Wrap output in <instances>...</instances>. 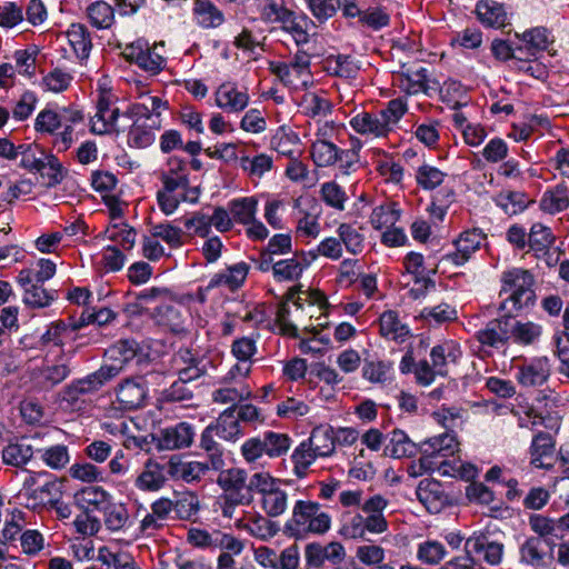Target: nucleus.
<instances>
[{
    "mask_svg": "<svg viewBox=\"0 0 569 569\" xmlns=\"http://www.w3.org/2000/svg\"><path fill=\"white\" fill-rule=\"evenodd\" d=\"M236 527L261 541L270 540L279 531V527L276 522L271 521L268 516L264 517L260 513H254L248 519H238Z\"/></svg>",
    "mask_w": 569,
    "mask_h": 569,
    "instance_id": "5701e85b",
    "label": "nucleus"
},
{
    "mask_svg": "<svg viewBox=\"0 0 569 569\" xmlns=\"http://www.w3.org/2000/svg\"><path fill=\"white\" fill-rule=\"evenodd\" d=\"M160 129H152L149 124H146L143 120L136 121L129 130V143L137 148H147L154 142L156 132Z\"/></svg>",
    "mask_w": 569,
    "mask_h": 569,
    "instance_id": "13d9d810",
    "label": "nucleus"
},
{
    "mask_svg": "<svg viewBox=\"0 0 569 569\" xmlns=\"http://www.w3.org/2000/svg\"><path fill=\"white\" fill-rule=\"evenodd\" d=\"M555 439L548 432L537 433L530 446V463L539 469H549L552 467L555 453Z\"/></svg>",
    "mask_w": 569,
    "mask_h": 569,
    "instance_id": "4be33fe9",
    "label": "nucleus"
},
{
    "mask_svg": "<svg viewBox=\"0 0 569 569\" xmlns=\"http://www.w3.org/2000/svg\"><path fill=\"white\" fill-rule=\"evenodd\" d=\"M331 516L321 505L312 500L295 501L291 516L283 525V533L295 540H305L310 536H323L331 528Z\"/></svg>",
    "mask_w": 569,
    "mask_h": 569,
    "instance_id": "f03ea898",
    "label": "nucleus"
},
{
    "mask_svg": "<svg viewBox=\"0 0 569 569\" xmlns=\"http://www.w3.org/2000/svg\"><path fill=\"white\" fill-rule=\"evenodd\" d=\"M391 362L378 358H366L362 367V376L372 383H382L388 379Z\"/></svg>",
    "mask_w": 569,
    "mask_h": 569,
    "instance_id": "4d7b16f0",
    "label": "nucleus"
},
{
    "mask_svg": "<svg viewBox=\"0 0 569 569\" xmlns=\"http://www.w3.org/2000/svg\"><path fill=\"white\" fill-rule=\"evenodd\" d=\"M309 262L303 251H295L292 257L287 259H276L273 267V278L277 281H296Z\"/></svg>",
    "mask_w": 569,
    "mask_h": 569,
    "instance_id": "b1692460",
    "label": "nucleus"
},
{
    "mask_svg": "<svg viewBox=\"0 0 569 569\" xmlns=\"http://www.w3.org/2000/svg\"><path fill=\"white\" fill-rule=\"evenodd\" d=\"M553 241L555 237L548 227L541 223L532 224L528 233V246L530 250L535 252L536 257L546 254Z\"/></svg>",
    "mask_w": 569,
    "mask_h": 569,
    "instance_id": "c03bdc74",
    "label": "nucleus"
},
{
    "mask_svg": "<svg viewBox=\"0 0 569 569\" xmlns=\"http://www.w3.org/2000/svg\"><path fill=\"white\" fill-rule=\"evenodd\" d=\"M509 317L510 325V338L513 339L516 343L529 346L533 345L542 333V327L538 323L527 321H518L513 320L511 315Z\"/></svg>",
    "mask_w": 569,
    "mask_h": 569,
    "instance_id": "f704fd0d",
    "label": "nucleus"
},
{
    "mask_svg": "<svg viewBox=\"0 0 569 569\" xmlns=\"http://www.w3.org/2000/svg\"><path fill=\"white\" fill-rule=\"evenodd\" d=\"M174 362L179 365H184L179 368L178 375L179 380L182 382H190L198 378H200L204 373V369L199 367V361L192 355V352L188 349L180 350L174 358Z\"/></svg>",
    "mask_w": 569,
    "mask_h": 569,
    "instance_id": "49530a36",
    "label": "nucleus"
},
{
    "mask_svg": "<svg viewBox=\"0 0 569 569\" xmlns=\"http://www.w3.org/2000/svg\"><path fill=\"white\" fill-rule=\"evenodd\" d=\"M478 20L488 28L500 29L508 24L505 6L495 0H480L475 10Z\"/></svg>",
    "mask_w": 569,
    "mask_h": 569,
    "instance_id": "a878e982",
    "label": "nucleus"
},
{
    "mask_svg": "<svg viewBox=\"0 0 569 569\" xmlns=\"http://www.w3.org/2000/svg\"><path fill=\"white\" fill-rule=\"evenodd\" d=\"M273 149L288 158L300 154L299 138L293 132L278 131L271 140Z\"/></svg>",
    "mask_w": 569,
    "mask_h": 569,
    "instance_id": "bf43d9fd",
    "label": "nucleus"
},
{
    "mask_svg": "<svg viewBox=\"0 0 569 569\" xmlns=\"http://www.w3.org/2000/svg\"><path fill=\"white\" fill-rule=\"evenodd\" d=\"M466 549L468 552L483 553V559L491 566H497L501 562L503 545L499 542L489 541L483 535L470 537L466 541Z\"/></svg>",
    "mask_w": 569,
    "mask_h": 569,
    "instance_id": "7c9ffc66",
    "label": "nucleus"
},
{
    "mask_svg": "<svg viewBox=\"0 0 569 569\" xmlns=\"http://www.w3.org/2000/svg\"><path fill=\"white\" fill-rule=\"evenodd\" d=\"M249 99L247 90H240L231 82L220 84L214 91L217 107L230 113L243 111L249 103Z\"/></svg>",
    "mask_w": 569,
    "mask_h": 569,
    "instance_id": "6ab92c4d",
    "label": "nucleus"
},
{
    "mask_svg": "<svg viewBox=\"0 0 569 569\" xmlns=\"http://www.w3.org/2000/svg\"><path fill=\"white\" fill-rule=\"evenodd\" d=\"M269 69L283 84L298 88L310 79V58L307 52L298 51L290 62H270Z\"/></svg>",
    "mask_w": 569,
    "mask_h": 569,
    "instance_id": "1a4fd4ad",
    "label": "nucleus"
},
{
    "mask_svg": "<svg viewBox=\"0 0 569 569\" xmlns=\"http://www.w3.org/2000/svg\"><path fill=\"white\" fill-rule=\"evenodd\" d=\"M237 406H231L220 413L214 425L216 435L224 440L234 441L242 436L240 421L236 416Z\"/></svg>",
    "mask_w": 569,
    "mask_h": 569,
    "instance_id": "473e14b6",
    "label": "nucleus"
},
{
    "mask_svg": "<svg viewBox=\"0 0 569 569\" xmlns=\"http://www.w3.org/2000/svg\"><path fill=\"white\" fill-rule=\"evenodd\" d=\"M254 493L260 496V508L269 518H277L288 509V492L280 487V480L269 472L260 471L253 479Z\"/></svg>",
    "mask_w": 569,
    "mask_h": 569,
    "instance_id": "423d86ee",
    "label": "nucleus"
},
{
    "mask_svg": "<svg viewBox=\"0 0 569 569\" xmlns=\"http://www.w3.org/2000/svg\"><path fill=\"white\" fill-rule=\"evenodd\" d=\"M69 44L80 60L88 59L92 49L91 36L82 23H72L66 32Z\"/></svg>",
    "mask_w": 569,
    "mask_h": 569,
    "instance_id": "2f4dec72",
    "label": "nucleus"
},
{
    "mask_svg": "<svg viewBox=\"0 0 569 569\" xmlns=\"http://www.w3.org/2000/svg\"><path fill=\"white\" fill-rule=\"evenodd\" d=\"M141 352L139 343L133 339H123L116 342L107 350V355L122 368L126 363L133 360Z\"/></svg>",
    "mask_w": 569,
    "mask_h": 569,
    "instance_id": "3c124183",
    "label": "nucleus"
},
{
    "mask_svg": "<svg viewBox=\"0 0 569 569\" xmlns=\"http://www.w3.org/2000/svg\"><path fill=\"white\" fill-rule=\"evenodd\" d=\"M365 516L361 513L346 512L341 517V525L338 533L347 540L365 539Z\"/></svg>",
    "mask_w": 569,
    "mask_h": 569,
    "instance_id": "603ef678",
    "label": "nucleus"
},
{
    "mask_svg": "<svg viewBox=\"0 0 569 569\" xmlns=\"http://www.w3.org/2000/svg\"><path fill=\"white\" fill-rule=\"evenodd\" d=\"M311 158L317 167L337 164L338 147L327 139L318 138L311 144Z\"/></svg>",
    "mask_w": 569,
    "mask_h": 569,
    "instance_id": "09e8293b",
    "label": "nucleus"
},
{
    "mask_svg": "<svg viewBox=\"0 0 569 569\" xmlns=\"http://www.w3.org/2000/svg\"><path fill=\"white\" fill-rule=\"evenodd\" d=\"M509 317L503 316L492 319L475 333L476 340L482 349H500L506 347L510 340Z\"/></svg>",
    "mask_w": 569,
    "mask_h": 569,
    "instance_id": "2eb2a0df",
    "label": "nucleus"
},
{
    "mask_svg": "<svg viewBox=\"0 0 569 569\" xmlns=\"http://www.w3.org/2000/svg\"><path fill=\"white\" fill-rule=\"evenodd\" d=\"M38 267V270L30 268L22 269L17 277L18 283L29 284L34 281L44 283V281L51 279L56 273V263L49 259H40Z\"/></svg>",
    "mask_w": 569,
    "mask_h": 569,
    "instance_id": "de8ad7c7",
    "label": "nucleus"
},
{
    "mask_svg": "<svg viewBox=\"0 0 569 569\" xmlns=\"http://www.w3.org/2000/svg\"><path fill=\"white\" fill-rule=\"evenodd\" d=\"M420 318L429 325H442L457 319V310L448 303H441L432 308H423Z\"/></svg>",
    "mask_w": 569,
    "mask_h": 569,
    "instance_id": "774afa93",
    "label": "nucleus"
},
{
    "mask_svg": "<svg viewBox=\"0 0 569 569\" xmlns=\"http://www.w3.org/2000/svg\"><path fill=\"white\" fill-rule=\"evenodd\" d=\"M253 558L266 569H297L299 565V550L297 546H291L278 555L273 549L260 546L253 549Z\"/></svg>",
    "mask_w": 569,
    "mask_h": 569,
    "instance_id": "4468645a",
    "label": "nucleus"
},
{
    "mask_svg": "<svg viewBox=\"0 0 569 569\" xmlns=\"http://www.w3.org/2000/svg\"><path fill=\"white\" fill-rule=\"evenodd\" d=\"M209 466L200 461H182L174 457L169 459L170 478L191 483L199 481L207 473Z\"/></svg>",
    "mask_w": 569,
    "mask_h": 569,
    "instance_id": "bb28decb",
    "label": "nucleus"
},
{
    "mask_svg": "<svg viewBox=\"0 0 569 569\" xmlns=\"http://www.w3.org/2000/svg\"><path fill=\"white\" fill-rule=\"evenodd\" d=\"M251 398V390L247 386L237 387H220L212 392V400L216 403L237 406L236 403L241 400Z\"/></svg>",
    "mask_w": 569,
    "mask_h": 569,
    "instance_id": "e2e57ef3",
    "label": "nucleus"
},
{
    "mask_svg": "<svg viewBox=\"0 0 569 569\" xmlns=\"http://www.w3.org/2000/svg\"><path fill=\"white\" fill-rule=\"evenodd\" d=\"M485 240V234L479 229L465 231L455 241L456 251L443 257L445 260L456 266L467 262L472 253L480 249Z\"/></svg>",
    "mask_w": 569,
    "mask_h": 569,
    "instance_id": "aec40b11",
    "label": "nucleus"
},
{
    "mask_svg": "<svg viewBox=\"0 0 569 569\" xmlns=\"http://www.w3.org/2000/svg\"><path fill=\"white\" fill-rule=\"evenodd\" d=\"M102 511L104 513V523L112 531L122 529L128 522L129 513L123 503H116L111 499Z\"/></svg>",
    "mask_w": 569,
    "mask_h": 569,
    "instance_id": "69168bd1",
    "label": "nucleus"
},
{
    "mask_svg": "<svg viewBox=\"0 0 569 569\" xmlns=\"http://www.w3.org/2000/svg\"><path fill=\"white\" fill-rule=\"evenodd\" d=\"M172 508L174 513L173 519L191 520L199 511V499L197 495L190 491L182 492L172 499Z\"/></svg>",
    "mask_w": 569,
    "mask_h": 569,
    "instance_id": "a18cd8bd",
    "label": "nucleus"
},
{
    "mask_svg": "<svg viewBox=\"0 0 569 569\" xmlns=\"http://www.w3.org/2000/svg\"><path fill=\"white\" fill-rule=\"evenodd\" d=\"M229 210L237 222L249 224L256 216L257 200L254 198L233 200L229 204Z\"/></svg>",
    "mask_w": 569,
    "mask_h": 569,
    "instance_id": "680f3d73",
    "label": "nucleus"
},
{
    "mask_svg": "<svg viewBox=\"0 0 569 569\" xmlns=\"http://www.w3.org/2000/svg\"><path fill=\"white\" fill-rule=\"evenodd\" d=\"M520 561L527 566L540 567L545 563V551L539 537H530L520 546Z\"/></svg>",
    "mask_w": 569,
    "mask_h": 569,
    "instance_id": "864d4df0",
    "label": "nucleus"
},
{
    "mask_svg": "<svg viewBox=\"0 0 569 569\" xmlns=\"http://www.w3.org/2000/svg\"><path fill=\"white\" fill-rule=\"evenodd\" d=\"M320 458L330 457L335 452L333 429L330 427H317L306 440Z\"/></svg>",
    "mask_w": 569,
    "mask_h": 569,
    "instance_id": "a19ab883",
    "label": "nucleus"
},
{
    "mask_svg": "<svg viewBox=\"0 0 569 569\" xmlns=\"http://www.w3.org/2000/svg\"><path fill=\"white\" fill-rule=\"evenodd\" d=\"M550 359L541 356L523 360L517 367L516 380L522 389H538L550 379Z\"/></svg>",
    "mask_w": 569,
    "mask_h": 569,
    "instance_id": "9d476101",
    "label": "nucleus"
},
{
    "mask_svg": "<svg viewBox=\"0 0 569 569\" xmlns=\"http://www.w3.org/2000/svg\"><path fill=\"white\" fill-rule=\"evenodd\" d=\"M257 476H260V472H254L249 478L244 469L231 467L219 472L217 485L224 492L253 497L256 489L252 487V483Z\"/></svg>",
    "mask_w": 569,
    "mask_h": 569,
    "instance_id": "dca6fc26",
    "label": "nucleus"
},
{
    "mask_svg": "<svg viewBox=\"0 0 569 569\" xmlns=\"http://www.w3.org/2000/svg\"><path fill=\"white\" fill-rule=\"evenodd\" d=\"M569 207V190L565 183L547 190L540 200V208L548 213H557Z\"/></svg>",
    "mask_w": 569,
    "mask_h": 569,
    "instance_id": "58836bf2",
    "label": "nucleus"
},
{
    "mask_svg": "<svg viewBox=\"0 0 569 569\" xmlns=\"http://www.w3.org/2000/svg\"><path fill=\"white\" fill-rule=\"evenodd\" d=\"M282 29L292 34L297 44H305L309 41L311 29L316 28L315 22L306 14H296L290 11L280 23Z\"/></svg>",
    "mask_w": 569,
    "mask_h": 569,
    "instance_id": "c756f323",
    "label": "nucleus"
},
{
    "mask_svg": "<svg viewBox=\"0 0 569 569\" xmlns=\"http://www.w3.org/2000/svg\"><path fill=\"white\" fill-rule=\"evenodd\" d=\"M83 121V111L77 106L46 108L38 113L34 129L38 132L52 134L53 147L58 152H64L74 141L73 128Z\"/></svg>",
    "mask_w": 569,
    "mask_h": 569,
    "instance_id": "f257e3e1",
    "label": "nucleus"
},
{
    "mask_svg": "<svg viewBox=\"0 0 569 569\" xmlns=\"http://www.w3.org/2000/svg\"><path fill=\"white\" fill-rule=\"evenodd\" d=\"M445 546L437 540H427L418 545L417 559L422 563L438 565L446 556Z\"/></svg>",
    "mask_w": 569,
    "mask_h": 569,
    "instance_id": "052dcab7",
    "label": "nucleus"
},
{
    "mask_svg": "<svg viewBox=\"0 0 569 569\" xmlns=\"http://www.w3.org/2000/svg\"><path fill=\"white\" fill-rule=\"evenodd\" d=\"M76 505L84 512L102 511L107 508L112 496L99 486H88L78 490L74 496Z\"/></svg>",
    "mask_w": 569,
    "mask_h": 569,
    "instance_id": "393cba45",
    "label": "nucleus"
},
{
    "mask_svg": "<svg viewBox=\"0 0 569 569\" xmlns=\"http://www.w3.org/2000/svg\"><path fill=\"white\" fill-rule=\"evenodd\" d=\"M418 500L430 513H439L449 503L442 485L435 479H423L417 488Z\"/></svg>",
    "mask_w": 569,
    "mask_h": 569,
    "instance_id": "412c9836",
    "label": "nucleus"
},
{
    "mask_svg": "<svg viewBox=\"0 0 569 569\" xmlns=\"http://www.w3.org/2000/svg\"><path fill=\"white\" fill-rule=\"evenodd\" d=\"M34 450L31 445L23 440L8 443L1 452L4 465L23 468L33 457Z\"/></svg>",
    "mask_w": 569,
    "mask_h": 569,
    "instance_id": "4c0bfd02",
    "label": "nucleus"
},
{
    "mask_svg": "<svg viewBox=\"0 0 569 569\" xmlns=\"http://www.w3.org/2000/svg\"><path fill=\"white\" fill-rule=\"evenodd\" d=\"M416 452L417 447L415 442L410 440L405 431L395 429L391 432L389 443L386 446V455L400 459L412 457Z\"/></svg>",
    "mask_w": 569,
    "mask_h": 569,
    "instance_id": "ea45409f",
    "label": "nucleus"
},
{
    "mask_svg": "<svg viewBox=\"0 0 569 569\" xmlns=\"http://www.w3.org/2000/svg\"><path fill=\"white\" fill-rule=\"evenodd\" d=\"M117 98L111 90H102L97 101V112L91 119V131L106 134L114 130L119 117V108L114 107Z\"/></svg>",
    "mask_w": 569,
    "mask_h": 569,
    "instance_id": "f8f14e48",
    "label": "nucleus"
},
{
    "mask_svg": "<svg viewBox=\"0 0 569 569\" xmlns=\"http://www.w3.org/2000/svg\"><path fill=\"white\" fill-rule=\"evenodd\" d=\"M88 17L93 27L98 29L110 28L114 20L113 8L104 1H96L88 9Z\"/></svg>",
    "mask_w": 569,
    "mask_h": 569,
    "instance_id": "6e6d98bb",
    "label": "nucleus"
},
{
    "mask_svg": "<svg viewBox=\"0 0 569 569\" xmlns=\"http://www.w3.org/2000/svg\"><path fill=\"white\" fill-rule=\"evenodd\" d=\"M252 501L253 497L222 491L216 505L223 518L232 519L239 507L249 506Z\"/></svg>",
    "mask_w": 569,
    "mask_h": 569,
    "instance_id": "5fc2aeb1",
    "label": "nucleus"
},
{
    "mask_svg": "<svg viewBox=\"0 0 569 569\" xmlns=\"http://www.w3.org/2000/svg\"><path fill=\"white\" fill-rule=\"evenodd\" d=\"M400 218V210L395 203H386L376 207L370 216V222L375 229L393 226Z\"/></svg>",
    "mask_w": 569,
    "mask_h": 569,
    "instance_id": "338daca9",
    "label": "nucleus"
},
{
    "mask_svg": "<svg viewBox=\"0 0 569 569\" xmlns=\"http://www.w3.org/2000/svg\"><path fill=\"white\" fill-rule=\"evenodd\" d=\"M320 458L312 447L305 441L297 446L291 455L293 463V473L297 478L302 479L308 475L310 466Z\"/></svg>",
    "mask_w": 569,
    "mask_h": 569,
    "instance_id": "37998d69",
    "label": "nucleus"
},
{
    "mask_svg": "<svg viewBox=\"0 0 569 569\" xmlns=\"http://www.w3.org/2000/svg\"><path fill=\"white\" fill-rule=\"evenodd\" d=\"M42 284L36 281L29 284H20L23 288L22 301L27 307L42 309L50 306L56 299V291H49Z\"/></svg>",
    "mask_w": 569,
    "mask_h": 569,
    "instance_id": "c9c22d12",
    "label": "nucleus"
},
{
    "mask_svg": "<svg viewBox=\"0 0 569 569\" xmlns=\"http://www.w3.org/2000/svg\"><path fill=\"white\" fill-rule=\"evenodd\" d=\"M347 552L341 542L330 541L326 545L310 542L305 547V559L309 568L320 569L329 563L339 566L346 559Z\"/></svg>",
    "mask_w": 569,
    "mask_h": 569,
    "instance_id": "9b49d317",
    "label": "nucleus"
},
{
    "mask_svg": "<svg viewBox=\"0 0 569 569\" xmlns=\"http://www.w3.org/2000/svg\"><path fill=\"white\" fill-rule=\"evenodd\" d=\"M156 49V47L150 48L147 43L137 42L127 47L124 54L142 70L156 74L163 69L166 63L164 58Z\"/></svg>",
    "mask_w": 569,
    "mask_h": 569,
    "instance_id": "a211bd4d",
    "label": "nucleus"
},
{
    "mask_svg": "<svg viewBox=\"0 0 569 569\" xmlns=\"http://www.w3.org/2000/svg\"><path fill=\"white\" fill-rule=\"evenodd\" d=\"M407 112V103L398 98L388 102L385 109L375 113L361 112L356 114L350 124L355 131L373 137H387L402 116Z\"/></svg>",
    "mask_w": 569,
    "mask_h": 569,
    "instance_id": "20e7f679",
    "label": "nucleus"
},
{
    "mask_svg": "<svg viewBox=\"0 0 569 569\" xmlns=\"http://www.w3.org/2000/svg\"><path fill=\"white\" fill-rule=\"evenodd\" d=\"M168 109V103L159 97L142 96L141 101L131 104L124 116L136 121L149 124L152 129H161V113Z\"/></svg>",
    "mask_w": 569,
    "mask_h": 569,
    "instance_id": "ddd939ff",
    "label": "nucleus"
},
{
    "mask_svg": "<svg viewBox=\"0 0 569 569\" xmlns=\"http://www.w3.org/2000/svg\"><path fill=\"white\" fill-rule=\"evenodd\" d=\"M249 269L250 267L246 262L232 264L226 270L214 273L209 281L208 288L226 287L234 291L243 284Z\"/></svg>",
    "mask_w": 569,
    "mask_h": 569,
    "instance_id": "cd10ccee",
    "label": "nucleus"
},
{
    "mask_svg": "<svg viewBox=\"0 0 569 569\" xmlns=\"http://www.w3.org/2000/svg\"><path fill=\"white\" fill-rule=\"evenodd\" d=\"M169 478V461L161 463L150 458L136 478L134 486L141 491L156 492L166 486Z\"/></svg>",
    "mask_w": 569,
    "mask_h": 569,
    "instance_id": "f3484780",
    "label": "nucleus"
},
{
    "mask_svg": "<svg viewBox=\"0 0 569 569\" xmlns=\"http://www.w3.org/2000/svg\"><path fill=\"white\" fill-rule=\"evenodd\" d=\"M163 379L160 371H149L144 376L127 378L116 389V398L124 410H136L144 406L147 400V385L159 383Z\"/></svg>",
    "mask_w": 569,
    "mask_h": 569,
    "instance_id": "6e6552de",
    "label": "nucleus"
},
{
    "mask_svg": "<svg viewBox=\"0 0 569 569\" xmlns=\"http://www.w3.org/2000/svg\"><path fill=\"white\" fill-rule=\"evenodd\" d=\"M535 278L529 270L512 268L502 272L500 297V310L507 315L520 311L533 303L536 293L533 291Z\"/></svg>",
    "mask_w": 569,
    "mask_h": 569,
    "instance_id": "7ed1b4c3",
    "label": "nucleus"
},
{
    "mask_svg": "<svg viewBox=\"0 0 569 569\" xmlns=\"http://www.w3.org/2000/svg\"><path fill=\"white\" fill-rule=\"evenodd\" d=\"M193 436L192 427L187 422H180L162 430L160 446L168 450L187 448L192 443Z\"/></svg>",
    "mask_w": 569,
    "mask_h": 569,
    "instance_id": "c85d7f7f",
    "label": "nucleus"
},
{
    "mask_svg": "<svg viewBox=\"0 0 569 569\" xmlns=\"http://www.w3.org/2000/svg\"><path fill=\"white\" fill-rule=\"evenodd\" d=\"M326 68L331 74L346 79L356 78L359 71V66L353 58L346 54L327 58Z\"/></svg>",
    "mask_w": 569,
    "mask_h": 569,
    "instance_id": "8fccbe9b",
    "label": "nucleus"
},
{
    "mask_svg": "<svg viewBox=\"0 0 569 569\" xmlns=\"http://www.w3.org/2000/svg\"><path fill=\"white\" fill-rule=\"evenodd\" d=\"M291 447V438L287 433L266 431L260 436L247 439L241 446V456L250 465H260L263 456L270 459L286 455Z\"/></svg>",
    "mask_w": 569,
    "mask_h": 569,
    "instance_id": "39448f33",
    "label": "nucleus"
},
{
    "mask_svg": "<svg viewBox=\"0 0 569 569\" xmlns=\"http://www.w3.org/2000/svg\"><path fill=\"white\" fill-rule=\"evenodd\" d=\"M259 8L260 18L267 23H281L291 11L286 7L284 0H261Z\"/></svg>",
    "mask_w": 569,
    "mask_h": 569,
    "instance_id": "0e129e2a",
    "label": "nucleus"
},
{
    "mask_svg": "<svg viewBox=\"0 0 569 569\" xmlns=\"http://www.w3.org/2000/svg\"><path fill=\"white\" fill-rule=\"evenodd\" d=\"M460 355V349L453 342H445L432 347L430 359L433 370L439 376H446L448 373V365L455 363Z\"/></svg>",
    "mask_w": 569,
    "mask_h": 569,
    "instance_id": "72a5a7b5",
    "label": "nucleus"
},
{
    "mask_svg": "<svg viewBox=\"0 0 569 569\" xmlns=\"http://www.w3.org/2000/svg\"><path fill=\"white\" fill-rule=\"evenodd\" d=\"M193 12L198 23L206 28H218L223 21V13L209 0H197Z\"/></svg>",
    "mask_w": 569,
    "mask_h": 569,
    "instance_id": "79ce46f5",
    "label": "nucleus"
},
{
    "mask_svg": "<svg viewBox=\"0 0 569 569\" xmlns=\"http://www.w3.org/2000/svg\"><path fill=\"white\" fill-rule=\"evenodd\" d=\"M379 327L381 336L389 340L403 341L409 335V328L400 321L399 315L393 310L381 313Z\"/></svg>",
    "mask_w": 569,
    "mask_h": 569,
    "instance_id": "e433bc0d",
    "label": "nucleus"
},
{
    "mask_svg": "<svg viewBox=\"0 0 569 569\" xmlns=\"http://www.w3.org/2000/svg\"><path fill=\"white\" fill-rule=\"evenodd\" d=\"M458 447V441L455 435L442 433L438 437L430 438L425 441L420 447L421 458L420 466L426 471H433L438 469L442 475H449L450 467L448 457L453 456Z\"/></svg>",
    "mask_w": 569,
    "mask_h": 569,
    "instance_id": "0eeeda50",
    "label": "nucleus"
}]
</instances>
